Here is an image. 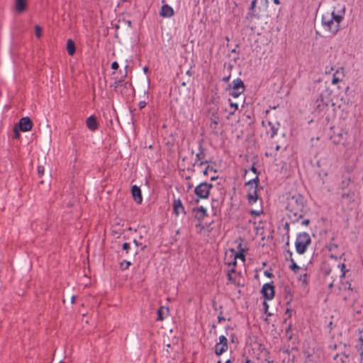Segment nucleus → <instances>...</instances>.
<instances>
[{
  "label": "nucleus",
  "mask_w": 363,
  "mask_h": 363,
  "mask_svg": "<svg viewBox=\"0 0 363 363\" xmlns=\"http://www.w3.org/2000/svg\"><path fill=\"white\" fill-rule=\"evenodd\" d=\"M286 210L291 222H298L307 213V201L300 194L290 195L286 198Z\"/></svg>",
  "instance_id": "1"
},
{
  "label": "nucleus",
  "mask_w": 363,
  "mask_h": 363,
  "mask_svg": "<svg viewBox=\"0 0 363 363\" xmlns=\"http://www.w3.org/2000/svg\"><path fill=\"white\" fill-rule=\"evenodd\" d=\"M345 13V7L343 6L340 11H337V13L333 10L330 17L325 15L323 16L322 25L324 29L329 31L333 35H335L340 30V23L343 20Z\"/></svg>",
  "instance_id": "2"
},
{
  "label": "nucleus",
  "mask_w": 363,
  "mask_h": 363,
  "mask_svg": "<svg viewBox=\"0 0 363 363\" xmlns=\"http://www.w3.org/2000/svg\"><path fill=\"white\" fill-rule=\"evenodd\" d=\"M268 4V0H260L259 1L252 0L245 16V19L247 21H252L253 18L259 19L262 13L267 11Z\"/></svg>",
  "instance_id": "3"
},
{
  "label": "nucleus",
  "mask_w": 363,
  "mask_h": 363,
  "mask_svg": "<svg viewBox=\"0 0 363 363\" xmlns=\"http://www.w3.org/2000/svg\"><path fill=\"white\" fill-rule=\"evenodd\" d=\"M311 244V238L306 232L300 233L296 236L295 242L296 251L299 255H303L308 247Z\"/></svg>",
  "instance_id": "4"
},
{
  "label": "nucleus",
  "mask_w": 363,
  "mask_h": 363,
  "mask_svg": "<svg viewBox=\"0 0 363 363\" xmlns=\"http://www.w3.org/2000/svg\"><path fill=\"white\" fill-rule=\"evenodd\" d=\"M225 90L228 91L230 96L238 98L245 91V86L240 78H237L228 84Z\"/></svg>",
  "instance_id": "5"
},
{
  "label": "nucleus",
  "mask_w": 363,
  "mask_h": 363,
  "mask_svg": "<svg viewBox=\"0 0 363 363\" xmlns=\"http://www.w3.org/2000/svg\"><path fill=\"white\" fill-rule=\"evenodd\" d=\"M212 188L213 184L207 182H202L196 186L194 189V194L197 196L195 202L198 203L200 199H208Z\"/></svg>",
  "instance_id": "6"
},
{
  "label": "nucleus",
  "mask_w": 363,
  "mask_h": 363,
  "mask_svg": "<svg viewBox=\"0 0 363 363\" xmlns=\"http://www.w3.org/2000/svg\"><path fill=\"white\" fill-rule=\"evenodd\" d=\"M203 139H200L198 141L199 144V152L196 155V160L195 162L193 163V167H194L196 164H197L198 162H200L198 164L199 167H201L204 164H208L209 161L205 160L206 157V153H205V148L203 146Z\"/></svg>",
  "instance_id": "7"
},
{
  "label": "nucleus",
  "mask_w": 363,
  "mask_h": 363,
  "mask_svg": "<svg viewBox=\"0 0 363 363\" xmlns=\"http://www.w3.org/2000/svg\"><path fill=\"white\" fill-rule=\"evenodd\" d=\"M192 212L194 218L199 222V224L196 225V228L200 227L203 220L208 216L206 208L202 206L193 208Z\"/></svg>",
  "instance_id": "8"
},
{
  "label": "nucleus",
  "mask_w": 363,
  "mask_h": 363,
  "mask_svg": "<svg viewBox=\"0 0 363 363\" xmlns=\"http://www.w3.org/2000/svg\"><path fill=\"white\" fill-rule=\"evenodd\" d=\"M228 349V339L225 335L219 337V342L215 345L214 352L217 356H220Z\"/></svg>",
  "instance_id": "9"
},
{
  "label": "nucleus",
  "mask_w": 363,
  "mask_h": 363,
  "mask_svg": "<svg viewBox=\"0 0 363 363\" xmlns=\"http://www.w3.org/2000/svg\"><path fill=\"white\" fill-rule=\"evenodd\" d=\"M321 89L320 93L318 96V101H326L329 103H332L331 95L333 91L328 86L327 82H325L324 84H321L319 89Z\"/></svg>",
  "instance_id": "10"
},
{
  "label": "nucleus",
  "mask_w": 363,
  "mask_h": 363,
  "mask_svg": "<svg viewBox=\"0 0 363 363\" xmlns=\"http://www.w3.org/2000/svg\"><path fill=\"white\" fill-rule=\"evenodd\" d=\"M261 294H262L264 300H272L275 296V289L273 282L272 281L270 283L264 284L261 289Z\"/></svg>",
  "instance_id": "11"
},
{
  "label": "nucleus",
  "mask_w": 363,
  "mask_h": 363,
  "mask_svg": "<svg viewBox=\"0 0 363 363\" xmlns=\"http://www.w3.org/2000/svg\"><path fill=\"white\" fill-rule=\"evenodd\" d=\"M16 125L22 132H27L30 130L33 125L31 119L28 116L21 118L18 123Z\"/></svg>",
  "instance_id": "12"
},
{
  "label": "nucleus",
  "mask_w": 363,
  "mask_h": 363,
  "mask_svg": "<svg viewBox=\"0 0 363 363\" xmlns=\"http://www.w3.org/2000/svg\"><path fill=\"white\" fill-rule=\"evenodd\" d=\"M257 189L258 187L255 186H250L248 189L246 197L247 199L248 203L251 205L256 203L258 199Z\"/></svg>",
  "instance_id": "13"
},
{
  "label": "nucleus",
  "mask_w": 363,
  "mask_h": 363,
  "mask_svg": "<svg viewBox=\"0 0 363 363\" xmlns=\"http://www.w3.org/2000/svg\"><path fill=\"white\" fill-rule=\"evenodd\" d=\"M131 194L133 200L138 204H140L143 201V196L141 189L137 185H133L131 187Z\"/></svg>",
  "instance_id": "14"
},
{
  "label": "nucleus",
  "mask_w": 363,
  "mask_h": 363,
  "mask_svg": "<svg viewBox=\"0 0 363 363\" xmlns=\"http://www.w3.org/2000/svg\"><path fill=\"white\" fill-rule=\"evenodd\" d=\"M86 125L91 131H95L99 128V122L94 115H91L86 120Z\"/></svg>",
  "instance_id": "15"
},
{
  "label": "nucleus",
  "mask_w": 363,
  "mask_h": 363,
  "mask_svg": "<svg viewBox=\"0 0 363 363\" xmlns=\"http://www.w3.org/2000/svg\"><path fill=\"white\" fill-rule=\"evenodd\" d=\"M173 211L176 216H179L180 213L186 214L184 206L179 199L173 200Z\"/></svg>",
  "instance_id": "16"
},
{
  "label": "nucleus",
  "mask_w": 363,
  "mask_h": 363,
  "mask_svg": "<svg viewBox=\"0 0 363 363\" xmlns=\"http://www.w3.org/2000/svg\"><path fill=\"white\" fill-rule=\"evenodd\" d=\"M211 124L210 127L213 130H216L217 126L218 125L220 117L218 113V110L213 111L211 112V115L210 117Z\"/></svg>",
  "instance_id": "17"
},
{
  "label": "nucleus",
  "mask_w": 363,
  "mask_h": 363,
  "mask_svg": "<svg viewBox=\"0 0 363 363\" xmlns=\"http://www.w3.org/2000/svg\"><path fill=\"white\" fill-rule=\"evenodd\" d=\"M344 68L342 67H338L335 72L333 74V79H332V84H336L339 82L342 81V77H344Z\"/></svg>",
  "instance_id": "18"
},
{
  "label": "nucleus",
  "mask_w": 363,
  "mask_h": 363,
  "mask_svg": "<svg viewBox=\"0 0 363 363\" xmlns=\"http://www.w3.org/2000/svg\"><path fill=\"white\" fill-rule=\"evenodd\" d=\"M160 15L166 18L171 17L174 15V10L170 6L164 4L161 8Z\"/></svg>",
  "instance_id": "19"
},
{
  "label": "nucleus",
  "mask_w": 363,
  "mask_h": 363,
  "mask_svg": "<svg viewBox=\"0 0 363 363\" xmlns=\"http://www.w3.org/2000/svg\"><path fill=\"white\" fill-rule=\"evenodd\" d=\"M315 111L319 113H325L328 109L330 103L326 101H318V98L316 100Z\"/></svg>",
  "instance_id": "20"
},
{
  "label": "nucleus",
  "mask_w": 363,
  "mask_h": 363,
  "mask_svg": "<svg viewBox=\"0 0 363 363\" xmlns=\"http://www.w3.org/2000/svg\"><path fill=\"white\" fill-rule=\"evenodd\" d=\"M334 360L337 362H340V363H351V358L350 354H347L345 353L337 354L334 357Z\"/></svg>",
  "instance_id": "21"
},
{
  "label": "nucleus",
  "mask_w": 363,
  "mask_h": 363,
  "mask_svg": "<svg viewBox=\"0 0 363 363\" xmlns=\"http://www.w3.org/2000/svg\"><path fill=\"white\" fill-rule=\"evenodd\" d=\"M283 295L284 298L288 300L286 305H289L292 300V291L289 285L286 284L283 286Z\"/></svg>",
  "instance_id": "22"
},
{
  "label": "nucleus",
  "mask_w": 363,
  "mask_h": 363,
  "mask_svg": "<svg viewBox=\"0 0 363 363\" xmlns=\"http://www.w3.org/2000/svg\"><path fill=\"white\" fill-rule=\"evenodd\" d=\"M157 320L162 321L169 314V308L164 306H160L157 311Z\"/></svg>",
  "instance_id": "23"
},
{
  "label": "nucleus",
  "mask_w": 363,
  "mask_h": 363,
  "mask_svg": "<svg viewBox=\"0 0 363 363\" xmlns=\"http://www.w3.org/2000/svg\"><path fill=\"white\" fill-rule=\"evenodd\" d=\"M354 191L349 189L347 192H343L341 195L342 201L347 200L348 203H351L354 201Z\"/></svg>",
  "instance_id": "24"
},
{
  "label": "nucleus",
  "mask_w": 363,
  "mask_h": 363,
  "mask_svg": "<svg viewBox=\"0 0 363 363\" xmlns=\"http://www.w3.org/2000/svg\"><path fill=\"white\" fill-rule=\"evenodd\" d=\"M27 7L26 0H16L15 8L17 12L23 13Z\"/></svg>",
  "instance_id": "25"
},
{
  "label": "nucleus",
  "mask_w": 363,
  "mask_h": 363,
  "mask_svg": "<svg viewBox=\"0 0 363 363\" xmlns=\"http://www.w3.org/2000/svg\"><path fill=\"white\" fill-rule=\"evenodd\" d=\"M67 50L70 56H73L76 52L75 43L72 39H68L67 41Z\"/></svg>",
  "instance_id": "26"
},
{
  "label": "nucleus",
  "mask_w": 363,
  "mask_h": 363,
  "mask_svg": "<svg viewBox=\"0 0 363 363\" xmlns=\"http://www.w3.org/2000/svg\"><path fill=\"white\" fill-rule=\"evenodd\" d=\"M355 347L361 357L360 363H363V335H361V336L359 337L358 342L356 345Z\"/></svg>",
  "instance_id": "27"
},
{
  "label": "nucleus",
  "mask_w": 363,
  "mask_h": 363,
  "mask_svg": "<svg viewBox=\"0 0 363 363\" xmlns=\"http://www.w3.org/2000/svg\"><path fill=\"white\" fill-rule=\"evenodd\" d=\"M268 125L270 127V138H273L277 134L279 127V123L274 124L272 122L269 121Z\"/></svg>",
  "instance_id": "28"
},
{
  "label": "nucleus",
  "mask_w": 363,
  "mask_h": 363,
  "mask_svg": "<svg viewBox=\"0 0 363 363\" xmlns=\"http://www.w3.org/2000/svg\"><path fill=\"white\" fill-rule=\"evenodd\" d=\"M127 77V72L125 73V74L119 79H115V82L113 84V86L114 87V90L117 91V88L118 86H122L123 84L125 82L124 79Z\"/></svg>",
  "instance_id": "29"
},
{
  "label": "nucleus",
  "mask_w": 363,
  "mask_h": 363,
  "mask_svg": "<svg viewBox=\"0 0 363 363\" xmlns=\"http://www.w3.org/2000/svg\"><path fill=\"white\" fill-rule=\"evenodd\" d=\"M350 183H351V179L346 178L341 182L339 188L340 189H342V191H345V189H347L348 188Z\"/></svg>",
  "instance_id": "30"
},
{
  "label": "nucleus",
  "mask_w": 363,
  "mask_h": 363,
  "mask_svg": "<svg viewBox=\"0 0 363 363\" xmlns=\"http://www.w3.org/2000/svg\"><path fill=\"white\" fill-rule=\"evenodd\" d=\"M291 264L289 265V268L293 271L294 273H297L298 271L300 269V267L298 266V264L296 263L293 257L290 258Z\"/></svg>",
  "instance_id": "31"
},
{
  "label": "nucleus",
  "mask_w": 363,
  "mask_h": 363,
  "mask_svg": "<svg viewBox=\"0 0 363 363\" xmlns=\"http://www.w3.org/2000/svg\"><path fill=\"white\" fill-rule=\"evenodd\" d=\"M122 87H123V89L121 91V93L122 94H128V90L129 88L132 89L133 91L134 90V88L133 87L131 83H129L128 82H125L122 85Z\"/></svg>",
  "instance_id": "32"
},
{
  "label": "nucleus",
  "mask_w": 363,
  "mask_h": 363,
  "mask_svg": "<svg viewBox=\"0 0 363 363\" xmlns=\"http://www.w3.org/2000/svg\"><path fill=\"white\" fill-rule=\"evenodd\" d=\"M247 250H240L238 251L235 255V259H240L242 261H245V252Z\"/></svg>",
  "instance_id": "33"
},
{
  "label": "nucleus",
  "mask_w": 363,
  "mask_h": 363,
  "mask_svg": "<svg viewBox=\"0 0 363 363\" xmlns=\"http://www.w3.org/2000/svg\"><path fill=\"white\" fill-rule=\"evenodd\" d=\"M130 264H131V262L130 261H127V260L124 259L120 263V269L122 271L126 270L128 269V267L130 266Z\"/></svg>",
  "instance_id": "34"
},
{
  "label": "nucleus",
  "mask_w": 363,
  "mask_h": 363,
  "mask_svg": "<svg viewBox=\"0 0 363 363\" xmlns=\"http://www.w3.org/2000/svg\"><path fill=\"white\" fill-rule=\"evenodd\" d=\"M308 274L305 273L303 274H301L298 277V280L302 282V285L307 286L308 284V281L307 279Z\"/></svg>",
  "instance_id": "35"
},
{
  "label": "nucleus",
  "mask_w": 363,
  "mask_h": 363,
  "mask_svg": "<svg viewBox=\"0 0 363 363\" xmlns=\"http://www.w3.org/2000/svg\"><path fill=\"white\" fill-rule=\"evenodd\" d=\"M233 68V65H229L228 67V70L229 72L227 76H225L222 78V81L224 82H228L230 79V77H231V70Z\"/></svg>",
  "instance_id": "36"
},
{
  "label": "nucleus",
  "mask_w": 363,
  "mask_h": 363,
  "mask_svg": "<svg viewBox=\"0 0 363 363\" xmlns=\"http://www.w3.org/2000/svg\"><path fill=\"white\" fill-rule=\"evenodd\" d=\"M267 300H265L264 302H263V308H264V313L267 315V316H271L272 315V313L269 312V304L267 303V302L266 301Z\"/></svg>",
  "instance_id": "37"
},
{
  "label": "nucleus",
  "mask_w": 363,
  "mask_h": 363,
  "mask_svg": "<svg viewBox=\"0 0 363 363\" xmlns=\"http://www.w3.org/2000/svg\"><path fill=\"white\" fill-rule=\"evenodd\" d=\"M228 101L230 107L234 108L233 111L230 112L229 113L230 116H232L234 114L235 111L238 109V104L237 103L233 102L230 99H228Z\"/></svg>",
  "instance_id": "38"
},
{
  "label": "nucleus",
  "mask_w": 363,
  "mask_h": 363,
  "mask_svg": "<svg viewBox=\"0 0 363 363\" xmlns=\"http://www.w3.org/2000/svg\"><path fill=\"white\" fill-rule=\"evenodd\" d=\"M326 248L328 250V251L332 252L338 248V245L330 242L328 245H327Z\"/></svg>",
  "instance_id": "39"
},
{
  "label": "nucleus",
  "mask_w": 363,
  "mask_h": 363,
  "mask_svg": "<svg viewBox=\"0 0 363 363\" xmlns=\"http://www.w3.org/2000/svg\"><path fill=\"white\" fill-rule=\"evenodd\" d=\"M342 138V133H339L337 135L332 137V139L333 140V143L335 144H339L341 142Z\"/></svg>",
  "instance_id": "40"
},
{
  "label": "nucleus",
  "mask_w": 363,
  "mask_h": 363,
  "mask_svg": "<svg viewBox=\"0 0 363 363\" xmlns=\"http://www.w3.org/2000/svg\"><path fill=\"white\" fill-rule=\"evenodd\" d=\"M35 36L37 38H40L42 35V28L39 25H35Z\"/></svg>",
  "instance_id": "41"
},
{
  "label": "nucleus",
  "mask_w": 363,
  "mask_h": 363,
  "mask_svg": "<svg viewBox=\"0 0 363 363\" xmlns=\"http://www.w3.org/2000/svg\"><path fill=\"white\" fill-rule=\"evenodd\" d=\"M19 131H20V130H19L18 127L16 125H15V126L13 128L14 138L19 139L21 138V134H20Z\"/></svg>",
  "instance_id": "42"
},
{
  "label": "nucleus",
  "mask_w": 363,
  "mask_h": 363,
  "mask_svg": "<svg viewBox=\"0 0 363 363\" xmlns=\"http://www.w3.org/2000/svg\"><path fill=\"white\" fill-rule=\"evenodd\" d=\"M38 174L41 177L44 174L45 168L43 165H38L37 167Z\"/></svg>",
  "instance_id": "43"
},
{
  "label": "nucleus",
  "mask_w": 363,
  "mask_h": 363,
  "mask_svg": "<svg viewBox=\"0 0 363 363\" xmlns=\"http://www.w3.org/2000/svg\"><path fill=\"white\" fill-rule=\"evenodd\" d=\"M130 248V245L128 242H125L122 245V249L125 251L126 254L128 253Z\"/></svg>",
  "instance_id": "44"
},
{
  "label": "nucleus",
  "mask_w": 363,
  "mask_h": 363,
  "mask_svg": "<svg viewBox=\"0 0 363 363\" xmlns=\"http://www.w3.org/2000/svg\"><path fill=\"white\" fill-rule=\"evenodd\" d=\"M208 170H210V171H212V172H216V169H215L213 167H210L209 165H208L205 169L203 170V174L204 175H208Z\"/></svg>",
  "instance_id": "45"
},
{
  "label": "nucleus",
  "mask_w": 363,
  "mask_h": 363,
  "mask_svg": "<svg viewBox=\"0 0 363 363\" xmlns=\"http://www.w3.org/2000/svg\"><path fill=\"white\" fill-rule=\"evenodd\" d=\"M331 268L330 267H325L323 269V273L324 274V276H328L330 275V274L331 273Z\"/></svg>",
  "instance_id": "46"
},
{
  "label": "nucleus",
  "mask_w": 363,
  "mask_h": 363,
  "mask_svg": "<svg viewBox=\"0 0 363 363\" xmlns=\"http://www.w3.org/2000/svg\"><path fill=\"white\" fill-rule=\"evenodd\" d=\"M218 206V201L217 199H212L211 200V206H212V209L214 210L216 209Z\"/></svg>",
  "instance_id": "47"
},
{
  "label": "nucleus",
  "mask_w": 363,
  "mask_h": 363,
  "mask_svg": "<svg viewBox=\"0 0 363 363\" xmlns=\"http://www.w3.org/2000/svg\"><path fill=\"white\" fill-rule=\"evenodd\" d=\"M250 170L255 173V174H257L259 175L260 174V172H259L257 170V169L255 167V163L254 162L252 165V167H250Z\"/></svg>",
  "instance_id": "48"
},
{
  "label": "nucleus",
  "mask_w": 363,
  "mask_h": 363,
  "mask_svg": "<svg viewBox=\"0 0 363 363\" xmlns=\"http://www.w3.org/2000/svg\"><path fill=\"white\" fill-rule=\"evenodd\" d=\"M230 342L232 343H238V337H236V335L235 334L230 335Z\"/></svg>",
  "instance_id": "49"
},
{
  "label": "nucleus",
  "mask_w": 363,
  "mask_h": 363,
  "mask_svg": "<svg viewBox=\"0 0 363 363\" xmlns=\"http://www.w3.org/2000/svg\"><path fill=\"white\" fill-rule=\"evenodd\" d=\"M258 176L259 175L256 174V177L254 179H252V182L255 184V186H257V187H258V186L259 184V179Z\"/></svg>",
  "instance_id": "50"
},
{
  "label": "nucleus",
  "mask_w": 363,
  "mask_h": 363,
  "mask_svg": "<svg viewBox=\"0 0 363 363\" xmlns=\"http://www.w3.org/2000/svg\"><path fill=\"white\" fill-rule=\"evenodd\" d=\"M111 67L113 70H117L119 67L118 63L116 61H114L111 63Z\"/></svg>",
  "instance_id": "51"
},
{
  "label": "nucleus",
  "mask_w": 363,
  "mask_h": 363,
  "mask_svg": "<svg viewBox=\"0 0 363 363\" xmlns=\"http://www.w3.org/2000/svg\"><path fill=\"white\" fill-rule=\"evenodd\" d=\"M146 105H147V103L145 101H141L138 104V106L140 110L143 109V108H145L146 106Z\"/></svg>",
  "instance_id": "52"
},
{
  "label": "nucleus",
  "mask_w": 363,
  "mask_h": 363,
  "mask_svg": "<svg viewBox=\"0 0 363 363\" xmlns=\"http://www.w3.org/2000/svg\"><path fill=\"white\" fill-rule=\"evenodd\" d=\"M338 266L341 268V271H342V275L340 277H345V271L344 270V269L345 268V264H339Z\"/></svg>",
  "instance_id": "53"
},
{
  "label": "nucleus",
  "mask_w": 363,
  "mask_h": 363,
  "mask_svg": "<svg viewBox=\"0 0 363 363\" xmlns=\"http://www.w3.org/2000/svg\"><path fill=\"white\" fill-rule=\"evenodd\" d=\"M222 314H223V312L221 311V312L220 313L219 315L218 316V323H220L221 322H223V321H224V320H225V317H223V316L222 315Z\"/></svg>",
  "instance_id": "54"
},
{
  "label": "nucleus",
  "mask_w": 363,
  "mask_h": 363,
  "mask_svg": "<svg viewBox=\"0 0 363 363\" xmlns=\"http://www.w3.org/2000/svg\"><path fill=\"white\" fill-rule=\"evenodd\" d=\"M250 213L253 216H259L261 213V211H256V210H250Z\"/></svg>",
  "instance_id": "55"
},
{
  "label": "nucleus",
  "mask_w": 363,
  "mask_h": 363,
  "mask_svg": "<svg viewBox=\"0 0 363 363\" xmlns=\"http://www.w3.org/2000/svg\"><path fill=\"white\" fill-rule=\"evenodd\" d=\"M284 229L286 230V233H289L290 227L289 223H285V224L284 225Z\"/></svg>",
  "instance_id": "56"
},
{
  "label": "nucleus",
  "mask_w": 363,
  "mask_h": 363,
  "mask_svg": "<svg viewBox=\"0 0 363 363\" xmlns=\"http://www.w3.org/2000/svg\"><path fill=\"white\" fill-rule=\"evenodd\" d=\"M264 274L269 278H272L274 277V274L272 272H269L268 270H266L264 272Z\"/></svg>",
  "instance_id": "57"
},
{
  "label": "nucleus",
  "mask_w": 363,
  "mask_h": 363,
  "mask_svg": "<svg viewBox=\"0 0 363 363\" xmlns=\"http://www.w3.org/2000/svg\"><path fill=\"white\" fill-rule=\"evenodd\" d=\"M334 68L333 67H325V73L326 74H330L333 71Z\"/></svg>",
  "instance_id": "58"
},
{
  "label": "nucleus",
  "mask_w": 363,
  "mask_h": 363,
  "mask_svg": "<svg viewBox=\"0 0 363 363\" xmlns=\"http://www.w3.org/2000/svg\"><path fill=\"white\" fill-rule=\"evenodd\" d=\"M227 277H228V279L230 282H232V283L235 282V279L233 277V276L231 274H230V273H227Z\"/></svg>",
  "instance_id": "59"
},
{
  "label": "nucleus",
  "mask_w": 363,
  "mask_h": 363,
  "mask_svg": "<svg viewBox=\"0 0 363 363\" xmlns=\"http://www.w3.org/2000/svg\"><path fill=\"white\" fill-rule=\"evenodd\" d=\"M310 223H311L310 219H305L301 222V225L307 226L310 224Z\"/></svg>",
  "instance_id": "60"
},
{
  "label": "nucleus",
  "mask_w": 363,
  "mask_h": 363,
  "mask_svg": "<svg viewBox=\"0 0 363 363\" xmlns=\"http://www.w3.org/2000/svg\"><path fill=\"white\" fill-rule=\"evenodd\" d=\"M245 186H249V187H250V186H255V184H254V182H252V179L249 180L248 182H247L245 183Z\"/></svg>",
  "instance_id": "61"
},
{
  "label": "nucleus",
  "mask_w": 363,
  "mask_h": 363,
  "mask_svg": "<svg viewBox=\"0 0 363 363\" xmlns=\"http://www.w3.org/2000/svg\"><path fill=\"white\" fill-rule=\"evenodd\" d=\"M291 328H292V323H290L289 324L288 327L286 328V330H285V333H289V332H291Z\"/></svg>",
  "instance_id": "62"
},
{
  "label": "nucleus",
  "mask_w": 363,
  "mask_h": 363,
  "mask_svg": "<svg viewBox=\"0 0 363 363\" xmlns=\"http://www.w3.org/2000/svg\"><path fill=\"white\" fill-rule=\"evenodd\" d=\"M228 264V265H233V267H235L236 265H237V261H236L235 259H234V260L232 262H229Z\"/></svg>",
  "instance_id": "63"
},
{
  "label": "nucleus",
  "mask_w": 363,
  "mask_h": 363,
  "mask_svg": "<svg viewBox=\"0 0 363 363\" xmlns=\"http://www.w3.org/2000/svg\"><path fill=\"white\" fill-rule=\"evenodd\" d=\"M291 310L290 308H286L285 313L286 314H289L288 318H291Z\"/></svg>",
  "instance_id": "64"
}]
</instances>
